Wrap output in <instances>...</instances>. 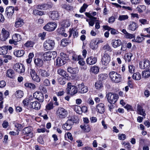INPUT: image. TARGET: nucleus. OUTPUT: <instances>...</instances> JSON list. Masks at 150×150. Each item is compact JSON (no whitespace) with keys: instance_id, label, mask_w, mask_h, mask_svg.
<instances>
[{"instance_id":"obj_42","label":"nucleus","mask_w":150,"mask_h":150,"mask_svg":"<svg viewBox=\"0 0 150 150\" xmlns=\"http://www.w3.org/2000/svg\"><path fill=\"white\" fill-rule=\"evenodd\" d=\"M103 50L105 51V53H107V52H111L112 49L108 45H105L103 48Z\"/></svg>"},{"instance_id":"obj_13","label":"nucleus","mask_w":150,"mask_h":150,"mask_svg":"<svg viewBox=\"0 0 150 150\" xmlns=\"http://www.w3.org/2000/svg\"><path fill=\"white\" fill-rule=\"evenodd\" d=\"M102 64L104 65H107L110 61V57L107 53H105L102 59Z\"/></svg>"},{"instance_id":"obj_32","label":"nucleus","mask_w":150,"mask_h":150,"mask_svg":"<svg viewBox=\"0 0 150 150\" xmlns=\"http://www.w3.org/2000/svg\"><path fill=\"white\" fill-rule=\"evenodd\" d=\"M137 112L139 114L142 115L144 116H145L146 115L145 110L142 109V108L140 105H137Z\"/></svg>"},{"instance_id":"obj_12","label":"nucleus","mask_w":150,"mask_h":150,"mask_svg":"<svg viewBox=\"0 0 150 150\" xmlns=\"http://www.w3.org/2000/svg\"><path fill=\"white\" fill-rule=\"evenodd\" d=\"M33 97L40 102H42L44 101V96L42 93L39 91H36L33 93Z\"/></svg>"},{"instance_id":"obj_2","label":"nucleus","mask_w":150,"mask_h":150,"mask_svg":"<svg viewBox=\"0 0 150 150\" xmlns=\"http://www.w3.org/2000/svg\"><path fill=\"white\" fill-rule=\"evenodd\" d=\"M106 97L108 102L110 104H113L115 103L118 98L117 94L112 93H108L106 94Z\"/></svg>"},{"instance_id":"obj_16","label":"nucleus","mask_w":150,"mask_h":150,"mask_svg":"<svg viewBox=\"0 0 150 150\" xmlns=\"http://www.w3.org/2000/svg\"><path fill=\"white\" fill-rule=\"evenodd\" d=\"M78 86L79 91L81 93H86L88 91L87 87L85 86L83 83L79 84Z\"/></svg>"},{"instance_id":"obj_19","label":"nucleus","mask_w":150,"mask_h":150,"mask_svg":"<svg viewBox=\"0 0 150 150\" xmlns=\"http://www.w3.org/2000/svg\"><path fill=\"white\" fill-rule=\"evenodd\" d=\"M32 128L29 127H26L22 130V132L24 134H28L30 137L32 138L33 137V133L31 132Z\"/></svg>"},{"instance_id":"obj_51","label":"nucleus","mask_w":150,"mask_h":150,"mask_svg":"<svg viewBox=\"0 0 150 150\" xmlns=\"http://www.w3.org/2000/svg\"><path fill=\"white\" fill-rule=\"evenodd\" d=\"M60 55L61 57V58L65 61L68 60L69 59L67 55L63 52H61L60 53Z\"/></svg>"},{"instance_id":"obj_31","label":"nucleus","mask_w":150,"mask_h":150,"mask_svg":"<svg viewBox=\"0 0 150 150\" xmlns=\"http://www.w3.org/2000/svg\"><path fill=\"white\" fill-rule=\"evenodd\" d=\"M121 41L120 40H113L112 44V47L114 48H116L121 44Z\"/></svg>"},{"instance_id":"obj_18","label":"nucleus","mask_w":150,"mask_h":150,"mask_svg":"<svg viewBox=\"0 0 150 150\" xmlns=\"http://www.w3.org/2000/svg\"><path fill=\"white\" fill-rule=\"evenodd\" d=\"M30 106L32 109L38 110L40 108L41 104L38 101H35L31 102Z\"/></svg>"},{"instance_id":"obj_14","label":"nucleus","mask_w":150,"mask_h":150,"mask_svg":"<svg viewBox=\"0 0 150 150\" xmlns=\"http://www.w3.org/2000/svg\"><path fill=\"white\" fill-rule=\"evenodd\" d=\"M1 33L0 38L1 40L2 41H6L9 36V32L6 30L5 28H3L2 30Z\"/></svg>"},{"instance_id":"obj_22","label":"nucleus","mask_w":150,"mask_h":150,"mask_svg":"<svg viewBox=\"0 0 150 150\" xmlns=\"http://www.w3.org/2000/svg\"><path fill=\"white\" fill-rule=\"evenodd\" d=\"M39 74L42 78H46L50 75V73L48 71L43 69H40L39 70Z\"/></svg>"},{"instance_id":"obj_30","label":"nucleus","mask_w":150,"mask_h":150,"mask_svg":"<svg viewBox=\"0 0 150 150\" xmlns=\"http://www.w3.org/2000/svg\"><path fill=\"white\" fill-rule=\"evenodd\" d=\"M68 72L71 74H75L78 72V70L77 68H72L71 67H69L67 69Z\"/></svg>"},{"instance_id":"obj_50","label":"nucleus","mask_w":150,"mask_h":150,"mask_svg":"<svg viewBox=\"0 0 150 150\" xmlns=\"http://www.w3.org/2000/svg\"><path fill=\"white\" fill-rule=\"evenodd\" d=\"M146 9V7L144 5H139L137 8L136 9L139 12H142Z\"/></svg>"},{"instance_id":"obj_33","label":"nucleus","mask_w":150,"mask_h":150,"mask_svg":"<svg viewBox=\"0 0 150 150\" xmlns=\"http://www.w3.org/2000/svg\"><path fill=\"white\" fill-rule=\"evenodd\" d=\"M71 120L73 122L74 125V123H76L79 122V119L77 115H74L70 117V118L68 119Z\"/></svg>"},{"instance_id":"obj_40","label":"nucleus","mask_w":150,"mask_h":150,"mask_svg":"<svg viewBox=\"0 0 150 150\" xmlns=\"http://www.w3.org/2000/svg\"><path fill=\"white\" fill-rule=\"evenodd\" d=\"M150 76V70H148L142 72V76L144 78H147Z\"/></svg>"},{"instance_id":"obj_48","label":"nucleus","mask_w":150,"mask_h":150,"mask_svg":"<svg viewBox=\"0 0 150 150\" xmlns=\"http://www.w3.org/2000/svg\"><path fill=\"white\" fill-rule=\"evenodd\" d=\"M129 18L127 15H121L119 16L118 20L120 21H124L127 19Z\"/></svg>"},{"instance_id":"obj_9","label":"nucleus","mask_w":150,"mask_h":150,"mask_svg":"<svg viewBox=\"0 0 150 150\" xmlns=\"http://www.w3.org/2000/svg\"><path fill=\"white\" fill-rule=\"evenodd\" d=\"M21 38L20 35L17 34H13L12 36V39L9 40V43L10 44H13L15 45H17V42L21 40Z\"/></svg>"},{"instance_id":"obj_3","label":"nucleus","mask_w":150,"mask_h":150,"mask_svg":"<svg viewBox=\"0 0 150 150\" xmlns=\"http://www.w3.org/2000/svg\"><path fill=\"white\" fill-rule=\"evenodd\" d=\"M55 46L54 40L50 39L46 40L44 43L43 47L46 50H52Z\"/></svg>"},{"instance_id":"obj_11","label":"nucleus","mask_w":150,"mask_h":150,"mask_svg":"<svg viewBox=\"0 0 150 150\" xmlns=\"http://www.w3.org/2000/svg\"><path fill=\"white\" fill-rule=\"evenodd\" d=\"M139 65L141 69H148L150 67V62L147 59H144L140 62Z\"/></svg>"},{"instance_id":"obj_5","label":"nucleus","mask_w":150,"mask_h":150,"mask_svg":"<svg viewBox=\"0 0 150 150\" xmlns=\"http://www.w3.org/2000/svg\"><path fill=\"white\" fill-rule=\"evenodd\" d=\"M57 55V52L55 51L48 52L43 54L44 60L47 61L50 60L52 58H54Z\"/></svg>"},{"instance_id":"obj_29","label":"nucleus","mask_w":150,"mask_h":150,"mask_svg":"<svg viewBox=\"0 0 150 150\" xmlns=\"http://www.w3.org/2000/svg\"><path fill=\"white\" fill-rule=\"evenodd\" d=\"M23 21L21 18L17 19L15 22V26L16 28L21 27L24 24Z\"/></svg>"},{"instance_id":"obj_4","label":"nucleus","mask_w":150,"mask_h":150,"mask_svg":"<svg viewBox=\"0 0 150 150\" xmlns=\"http://www.w3.org/2000/svg\"><path fill=\"white\" fill-rule=\"evenodd\" d=\"M56 114L59 118L63 119L66 117L68 115L67 110L63 108H59L57 111Z\"/></svg>"},{"instance_id":"obj_44","label":"nucleus","mask_w":150,"mask_h":150,"mask_svg":"<svg viewBox=\"0 0 150 150\" xmlns=\"http://www.w3.org/2000/svg\"><path fill=\"white\" fill-rule=\"evenodd\" d=\"M132 78L136 80H139L141 78V75L138 72L134 73L132 76Z\"/></svg>"},{"instance_id":"obj_57","label":"nucleus","mask_w":150,"mask_h":150,"mask_svg":"<svg viewBox=\"0 0 150 150\" xmlns=\"http://www.w3.org/2000/svg\"><path fill=\"white\" fill-rule=\"evenodd\" d=\"M133 56V54L131 53H128L126 54V59H127V61L129 62H130L131 60V57Z\"/></svg>"},{"instance_id":"obj_7","label":"nucleus","mask_w":150,"mask_h":150,"mask_svg":"<svg viewBox=\"0 0 150 150\" xmlns=\"http://www.w3.org/2000/svg\"><path fill=\"white\" fill-rule=\"evenodd\" d=\"M67 88L68 94L70 95H74L77 92V88L75 86L71 85V83H68Z\"/></svg>"},{"instance_id":"obj_1","label":"nucleus","mask_w":150,"mask_h":150,"mask_svg":"<svg viewBox=\"0 0 150 150\" xmlns=\"http://www.w3.org/2000/svg\"><path fill=\"white\" fill-rule=\"evenodd\" d=\"M109 76L112 81L115 83H118L121 81V75L117 72L112 71L109 73Z\"/></svg>"},{"instance_id":"obj_58","label":"nucleus","mask_w":150,"mask_h":150,"mask_svg":"<svg viewBox=\"0 0 150 150\" xmlns=\"http://www.w3.org/2000/svg\"><path fill=\"white\" fill-rule=\"evenodd\" d=\"M46 35V33L43 32L42 33H40L39 34L38 36L41 38V39L42 40L45 39Z\"/></svg>"},{"instance_id":"obj_36","label":"nucleus","mask_w":150,"mask_h":150,"mask_svg":"<svg viewBox=\"0 0 150 150\" xmlns=\"http://www.w3.org/2000/svg\"><path fill=\"white\" fill-rule=\"evenodd\" d=\"M34 62L35 64L37 66L41 67L43 64V61L39 58L35 59Z\"/></svg>"},{"instance_id":"obj_39","label":"nucleus","mask_w":150,"mask_h":150,"mask_svg":"<svg viewBox=\"0 0 150 150\" xmlns=\"http://www.w3.org/2000/svg\"><path fill=\"white\" fill-rule=\"evenodd\" d=\"M7 53V48L5 46L0 47V54L5 55Z\"/></svg>"},{"instance_id":"obj_23","label":"nucleus","mask_w":150,"mask_h":150,"mask_svg":"<svg viewBox=\"0 0 150 150\" xmlns=\"http://www.w3.org/2000/svg\"><path fill=\"white\" fill-rule=\"evenodd\" d=\"M49 16L52 19L56 20L58 18L59 15L57 11H53L50 12Z\"/></svg>"},{"instance_id":"obj_38","label":"nucleus","mask_w":150,"mask_h":150,"mask_svg":"<svg viewBox=\"0 0 150 150\" xmlns=\"http://www.w3.org/2000/svg\"><path fill=\"white\" fill-rule=\"evenodd\" d=\"M47 4H42L37 5L36 8L40 10H45L47 8Z\"/></svg>"},{"instance_id":"obj_37","label":"nucleus","mask_w":150,"mask_h":150,"mask_svg":"<svg viewBox=\"0 0 150 150\" xmlns=\"http://www.w3.org/2000/svg\"><path fill=\"white\" fill-rule=\"evenodd\" d=\"M61 25L62 27L67 28L70 25L69 21L68 20H65L63 21L61 23Z\"/></svg>"},{"instance_id":"obj_46","label":"nucleus","mask_w":150,"mask_h":150,"mask_svg":"<svg viewBox=\"0 0 150 150\" xmlns=\"http://www.w3.org/2000/svg\"><path fill=\"white\" fill-rule=\"evenodd\" d=\"M23 95V92L21 90H18L16 91V97L18 98H22Z\"/></svg>"},{"instance_id":"obj_20","label":"nucleus","mask_w":150,"mask_h":150,"mask_svg":"<svg viewBox=\"0 0 150 150\" xmlns=\"http://www.w3.org/2000/svg\"><path fill=\"white\" fill-rule=\"evenodd\" d=\"M96 110L98 112L102 114L105 112L104 105L103 104L101 103L97 105L96 107Z\"/></svg>"},{"instance_id":"obj_52","label":"nucleus","mask_w":150,"mask_h":150,"mask_svg":"<svg viewBox=\"0 0 150 150\" xmlns=\"http://www.w3.org/2000/svg\"><path fill=\"white\" fill-rule=\"evenodd\" d=\"M53 108V103L52 102H50L46 106V109L47 110H50Z\"/></svg>"},{"instance_id":"obj_26","label":"nucleus","mask_w":150,"mask_h":150,"mask_svg":"<svg viewBox=\"0 0 150 150\" xmlns=\"http://www.w3.org/2000/svg\"><path fill=\"white\" fill-rule=\"evenodd\" d=\"M66 62V61L62 59L60 57H58L56 60V65L58 67L61 66L63 65Z\"/></svg>"},{"instance_id":"obj_62","label":"nucleus","mask_w":150,"mask_h":150,"mask_svg":"<svg viewBox=\"0 0 150 150\" xmlns=\"http://www.w3.org/2000/svg\"><path fill=\"white\" fill-rule=\"evenodd\" d=\"M119 139L120 140H124L126 138V136L125 134H119L118 135Z\"/></svg>"},{"instance_id":"obj_60","label":"nucleus","mask_w":150,"mask_h":150,"mask_svg":"<svg viewBox=\"0 0 150 150\" xmlns=\"http://www.w3.org/2000/svg\"><path fill=\"white\" fill-rule=\"evenodd\" d=\"M144 40V38L142 37H137L135 39H134L135 41L137 42H140Z\"/></svg>"},{"instance_id":"obj_10","label":"nucleus","mask_w":150,"mask_h":150,"mask_svg":"<svg viewBox=\"0 0 150 150\" xmlns=\"http://www.w3.org/2000/svg\"><path fill=\"white\" fill-rule=\"evenodd\" d=\"M13 68L16 71L19 73H23L25 70L24 66L22 64H19L18 63H16L14 65Z\"/></svg>"},{"instance_id":"obj_45","label":"nucleus","mask_w":150,"mask_h":150,"mask_svg":"<svg viewBox=\"0 0 150 150\" xmlns=\"http://www.w3.org/2000/svg\"><path fill=\"white\" fill-rule=\"evenodd\" d=\"M33 13L35 15L42 16L44 14V12L43 11H39L35 9L33 11Z\"/></svg>"},{"instance_id":"obj_35","label":"nucleus","mask_w":150,"mask_h":150,"mask_svg":"<svg viewBox=\"0 0 150 150\" xmlns=\"http://www.w3.org/2000/svg\"><path fill=\"white\" fill-rule=\"evenodd\" d=\"M24 86L25 87L27 88H30L31 89H34L35 88L36 86L35 85L31 83H26L24 84Z\"/></svg>"},{"instance_id":"obj_49","label":"nucleus","mask_w":150,"mask_h":150,"mask_svg":"<svg viewBox=\"0 0 150 150\" xmlns=\"http://www.w3.org/2000/svg\"><path fill=\"white\" fill-rule=\"evenodd\" d=\"M74 110L76 112V113L81 114V107L78 105H75L74 106Z\"/></svg>"},{"instance_id":"obj_43","label":"nucleus","mask_w":150,"mask_h":150,"mask_svg":"<svg viewBox=\"0 0 150 150\" xmlns=\"http://www.w3.org/2000/svg\"><path fill=\"white\" fill-rule=\"evenodd\" d=\"M78 32L75 31L74 30L72 29L71 30H70V35L69 37H71L72 34L74 38H75V37H77L78 36Z\"/></svg>"},{"instance_id":"obj_55","label":"nucleus","mask_w":150,"mask_h":150,"mask_svg":"<svg viewBox=\"0 0 150 150\" xmlns=\"http://www.w3.org/2000/svg\"><path fill=\"white\" fill-rule=\"evenodd\" d=\"M88 5L85 4H84L83 6L81 7L79 11L81 13H83L86 11V9L88 7Z\"/></svg>"},{"instance_id":"obj_59","label":"nucleus","mask_w":150,"mask_h":150,"mask_svg":"<svg viewBox=\"0 0 150 150\" xmlns=\"http://www.w3.org/2000/svg\"><path fill=\"white\" fill-rule=\"evenodd\" d=\"M125 36L127 38L132 39L135 37V35L134 34H131L128 33Z\"/></svg>"},{"instance_id":"obj_34","label":"nucleus","mask_w":150,"mask_h":150,"mask_svg":"<svg viewBox=\"0 0 150 150\" xmlns=\"http://www.w3.org/2000/svg\"><path fill=\"white\" fill-rule=\"evenodd\" d=\"M25 53V52L23 50H16L14 52V55L17 57H21L23 56Z\"/></svg>"},{"instance_id":"obj_17","label":"nucleus","mask_w":150,"mask_h":150,"mask_svg":"<svg viewBox=\"0 0 150 150\" xmlns=\"http://www.w3.org/2000/svg\"><path fill=\"white\" fill-rule=\"evenodd\" d=\"M73 125L72 122L68 120L66 121V123L64 124L62 127L64 130H69L71 128Z\"/></svg>"},{"instance_id":"obj_47","label":"nucleus","mask_w":150,"mask_h":150,"mask_svg":"<svg viewBox=\"0 0 150 150\" xmlns=\"http://www.w3.org/2000/svg\"><path fill=\"white\" fill-rule=\"evenodd\" d=\"M32 99H29L28 98H26L23 101V103L24 106H27L28 105L29 102L30 103L32 102Z\"/></svg>"},{"instance_id":"obj_63","label":"nucleus","mask_w":150,"mask_h":150,"mask_svg":"<svg viewBox=\"0 0 150 150\" xmlns=\"http://www.w3.org/2000/svg\"><path fill=\"white\" fill-rule=\"evenodd\" d=\"M139 22L142 24H145L148 23V22L145 19H142L139 20Z\"/></svg>"},{"instance_id":"obj_61","label":"nucleus","mask_w":150,"mask_h":150,"mask_svg":"<svg viewBox=\"0 0 150 150\" xmlns=\"http://www.w3.org/2000/svg\"><path fill=\"white\" fill-rule=\"evenodd\" d=\"M45 131L47 132H49V130H46L45 128H42L40 129H37V132L38 133H44L45 132Z\"/></svg>"},{"instance_id":"obj_56","label":"nucleus","mask_w":150,"mask_h":150,"mask_svg":"<svg viewBox=\"0 0 150 150\" xmlns=\"http://www.w3.org/2000/svg\"><path fill=\"white\" fill-rule=\"evenodd\" d=\"M33 43L31 41H28L25 44V46L27 47H33Z\"/></svg>"},{"instance_id":"obj_41","label":"nucleus","mask_w":150,"mask_h":150,"mask_svg":"<svg viewBox=\"0 0 150 150\" xmlns=\"http://www.w3.org/2000/svg\"><path fill=\"white\" fill-rule=\"evenodd\" d=\"M58 74L60 75L63 76H66V72L63 69H59L57 71Z\"/></svg>"},{"instance_id":"obj_8","label":"nucleus","mask_w":150,"mask_h":150,"mask_svg":"<svg viewBox=\"0 0 150 150\" xmlns=\"http://www.w3.org/2000/svg\"><path fill=\"white\" fill-rule=\"evenodd\" d=\"M57 26V24L55 22L48 23L44 27V29L47 31H54Z\"/></svg>"},{"instance_id":"obj_15","label":"nucleus","mask_w":150,"mask_h":150,"mask_svg":"<svg viewBox=\"0 0 150 150\" xmlns=\"http://www.w3.org/2000/svg\"><path fill=\"white\" fill-rule=\"evenodd\" d=\"M14 8L13 6H11L6 8V13L8 18H11L13 14Z\"/></svg>"},{"instance_id":"obj_24","label":"nucleus","mask_w":150,"mask_h":150,"mask_svg":"<svg viewBox=\"0 0 150 150\" xmlns=\"http://www.w3.org/2000/svg\"><path fill=\"white\" fill-rule=\"evenodd\" d=\"M86 61L88 64L92 65L96 62L97 58L95 57H90L87 58Z\"/></svg>"},{"instance_id":"obj_64","label":"nucleus","mask_w":150,"mask_h":150,"mask_svg":"<svg viewBox=\"0 0 150 150\" xmlns=\"http://www.w3.org/2000/svg\"><path fill=\"white\" fill-rule=\"evenodd\" d=\"M129 71L130 73H133L132 71H134V67L132 65H129L128 66Z\"/></svg>"},{"instance_id":"obj_53","label":"nucleus","mask_w":150,"mask_h":150,"mask_svg":"<svg viewBox=\"0 0 150 150\" xmlns=\"http://www.w3.org/2000/svg\"><path fill=\"white\" fill-rule=\"evenodd\" d=\"M98 77L100 81L105 79L107 77V75L105 74H100L99 75Z\"/></svg>"},{"instance_id":"obj_27","label":"nucleus","mask_w":150,"mask_h":150,"mask_svg":"<svg viewBox=\"0 0 150 150\" xmlns=\"http://www.w3.org/2000/svg\"><path fill=\"white\" fill-rule=\"evenodd\" d=\"M138 27V25L135 22L133 21L130 22L128 26L129 30L132 31L135 30Z\"/></svg>"},{"instance_id":"obj_28","label":"nucleus","mask_w":150,"mask_h":150,"mask_svg":"<svg viewBox=\"0 0 150 150\" xmlns=\"http://www.w3.org/2000/svg\"><path fill=\"white\" fill-rule=\"evenodd\" d=\"M6 76L11 79H13L15 76L14 71L11 69H9L6 71Z\"/></svg>"},{"instance_id":"obj_21","label":"nucleus","mask_w":150,"mask_h":150,"mask_svg":"<svg viewBox=\"0 0 150 150\" xmlns=\"http://www.w3.org/2000/svg\"><path fill=\"white\" fill-rule=\"evenodd\" d=\"M100 42V41H97V40L96 39L92 40L91 41L90 44L91 48L92 50H94L97 49L98 47L97 44L98 43Z\"/></svg>"},{"instance_id":"obj_6","label":"nucleus","mask_w":150,"mask_h":150,"mask_svg":"<svg viewBox=\"0 0 150 150\" xmlns=\"http://www.w3.org/2000/svg\"><path fill=\"white\" fill-rule=\"evenodd\" d=\"M28 72L33 81L37 82H39L40 81V78L37 75L34 69H28Z\"/></svg>"},{"instance_id":"obj_25","label":"nucleus","mask_w":150,"mask_h":150,"mask_svg":"<svg viewBox=\"0 0 150 150\" xmlns=\"http://www.w3.org/2000/svg\"><path fill=\"white\" fill-rule=\"evenodd\" d=\"M99 69L100 68L98 67L93 66L91 67L90 70V72L91 73L96 74L99 72Z\"/></svg>"},{"instance_id":"obj_54","label":"nucleus","mask_w":150,"mask_h":150,"mask_svg":"<svg viewBox=\"0 0 150 150\" xmlns=\"http://www.w3.org/2000/svg\"><path fill=\"white\" fill-rule=\"evenodd\" d=\"M95 86L96 88L98 89H99L103 87V85L101 81L96 82Z\"/></svg>"}]
</instances>
